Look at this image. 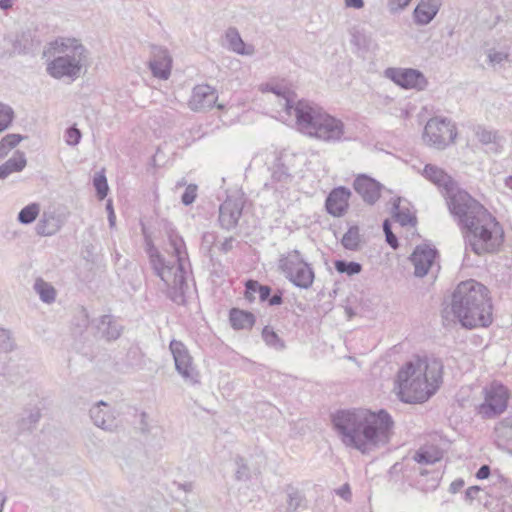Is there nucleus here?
I'll list each match as a JSON object with an SVG mask.
<instances>
[{
	"label": "nucleus",
	"instance_id": "1",
	"mask_svg": "<svg viewBox=\"0 0 512 512\" xmlns=\"http://www.w3.org/2000/svg\"><path fill=\"white\" fill-rule=\"evenodd\" d=\"M331 423L345 446L362 453L388 443L394 425L391 415L384 409L378 412L340 409L331 414Z\"/></svg>",
	"mask_w": 512,
	"mask_h": 512
},
{
	"label": "nucleus",
	"instance_id": "2",
	"mask_svg": "<svg viewBox=\"0 0 512 512\" xmlns=\"http://www.w3.org/2000/svg\"><path fill=\"white\" fill-rule=\"evenodd\" d=\"M443 363L438 358L416 357L398 371L395 384L398 398L408 404L429 400L442 383Z\"/></svg>",
	"mask_w": 512,
	"mask_h": 512
},
{
	"label": "nucleus",
	"instance_id": "3",
	"mask_svg": "<svg viewBox=\"0 0 512 512\" xmlns=\"http://www.w3.org/2000/svg\"><path fill=\"white\" fill-rule=\"evenodd\" d=\"M450 306L454 317L464 328L488 327L493 321L489 290L474 279L460 282L456 286Z\"/></svg>",
	"mask_w": 512,
	"mask_h": 512
},
{
	"label": "nucleus",
	"instance_id": "4",
	"mask_svg": "<svg viewBox=\"0 0 512 512\" xmlns=\"http://www.w3.org/2000/svg\"><path fill=\"white\" fill-rule=\"evenodd\" d=\"M461 232L466 249L478 256L496 253L504 243V229L489 211L476 218Z\"/></svg>",
	"mask_w": 512,
	"mask_h": 512
},
{
	"label": "nucleus",
	"instance_id": "5",
	"mask_svg": "<svg viewBox=\"0 0 512 512\" xmlns=\"http://www.w3.org/2000/svg\"><path fill=\"white\" fill-rule=\"evenodd\" d=\"M272 92L280 98L279 105L284 111L288 115L294 114L297 130L312 138L327 111L320 105L305 99L294 102L295 94L289 90L272 88Z\"/></svg>",
	"mask_w": 512,
	"mask_h": 512
},
{
	"label": "nucleus",
	"instance_id": "6",
	"mask_svg": "<svg viewBox=\"0 0 512 512\" xmlns=\"http://www.w3.org/2000/svg\"><path fill=\"white\" fill-rule=\"evenodd\" d=\"M168 241L177 262V266H173L172 275L169 277V284H166L168 287V297L178 305H185L186 292L189 289L186 270L188 253L183 238L177 233H169Z\"/></svg>",
	"mask_w": 512,
	"mask_h": 512
},
{
	"label": "nucleus",
	"instance_id": "7",
	"mask_svg": "<svg viewBox=\"0 0 512 512\" xmlns=\"http://www.w3.org/2000/svg\"><path fill=\"white\" fill-rule=\"evenodd\" d=\"M446 205L454 221L463 230L488 210L466 190L459 187L446 199Z\"/></svg>",
	"mask_w": 512,
	"mask_h": 512
},
{
	"label": "nucleus",
	"instance_id": "8",
	"mask_svg": "<svg viewBox=\"0 0 512 512\" xmlns=\"http://www.w3.org/2000/svg\"><path fill=\"white\" fill-rule=\"evenodd\" d=\"M278 268L298 288L308 289L314 282L315 273L312 266L296 249L281 255Z\"/></svg>",
	"mask_w": 512,
	"mask_h": 512
},
{
	"label": "nucleus",
	"instance_id": "9",
	"mask_svg": "<svg viewBox=\"0 0 512 512\" xmlns=\"http://www.w3.org/2000/svg\"><path fill=\"white\" fill-rule=\"evenodd\" d=\"M455 125L447 118L434 117L424 127V142L436 149H445L456 138Z\"/></svg>",
	"mask_w": 512,
	"mask_h": 512
},
{
	"label": "nucleus",
	"instance_id": "10",
	"mask_svg": "<svg viewBox=\"0 0 512 512\" xmlns=\"http://www.w3.org/2000/svg\"><path fill=\"white\" fill-rule=\"evenodd\" d=\"M85 57V54H66L55 57L47 64V73L55 79L68 77L74 80L81 72L83 66L82 62Z\"/></svg>",
	"mask_w": 512,
	"mask_h": 512
},
{
	"label": "nucleus",
	"instance_id": "11",
	"mask_svg": "<svg viewBox=\"0 0 512 512\" xmlns=\"http://www.w3.org/2000/svg\"><path fill=\"white\" fill-rule=\"evenodd\" d=\"M312 138L328 144H337L347 141L346 126L344 122L329 114L323 117L317 130L314 131Z\"/></svg>",
	"mask_w": 512,
	"mask_h": 512
},
{
	"label": "nucleus",
	"instance_id": "12",
	"mask_svg": "<svg viewBox=\"0 0 512 512\" xmlns=\"http://www.w3.org/2000/svg\"><path fill=\"white\" fill-rule=\"evenodd\" d=\"M169 348L173 355L176 371L186 382L190 384L199 383V374L193 366L192 357L186 346L181 341L172 340Z\"/></svg>",
	"mask_w": 512,
	"mask_h": 512
},
{
	"label": "nucleus",
	"instance_id": "13",
	"mask_svg": "<svg viewBox=\"0 0 512 512\" xmlns=\"http://www.w3.org/2000/svg\"><path fill=\"white\" fill-rule=\"evenodd\" d=\"M509 398L508 389L501 385H492L490 390L485 392V400L480 405L479 411L487 418L495 417L507 408Z\"/></svg>",
	"mask_w": 512,
	"mask_h": 512
},
{
	"label": "nucleus",
	"instance_id": "14",
	"mask_svg": "<svg viewBox=\"0 0 512 512\" xmlns=\"http://www.w3.org/2000/svg\"><path fill=\"white\" fill-rule=\"evenodd\" d=\"M386 76L404 89L424 90L428 81L424 74L413 68H388Z\"/></svg>",
	"mask_w": 512,
	"mask_h": 512
},
{
	"label": "nucleus",
	"instance_id": "15",
	"mask_svg": "<svg viewBox=\"0 0 512 512\" xmlns=\"http://www.w3.org/2000/svg\"><path fill=\"white\" fill-rule=\"evenodd\" d=\"M244 198L242 196H228L219 207L218 221L221 228L230 231L234 229L242 216L244 208Z\"/></svg>",
	"mask_w": 512,
	"mask_h": 512
},
{
	"label": "nucleus",
	"instance_id": "16",
	"mask_svg": "<svg viewBox=\"0 0 512 512\" xmlns=\"http://www.w3.org/2000/svg\"><path fill=\"white\" fill-rule=\"evenodd\" d=\"M438 257L439 252L434 246L417 245L409 257L415 268L414 275L419 278L426 276Z\"/></svg>",
	"mask_w": 512,
	"mask_h": 512
},
{
	"label": "nucleus",
	"instance_id": "17",
	"mask_svg": "<svg viewBox=\"0 0 512 512\" xmlns=\"http://www.w3.org/2000/svg\"><path fill=\"white\" fill-rule=\"evenodd\" d=\"M423 176L438 187L444 199L460 187L444 169L433 164L425 165Z\"/></svg>",
	"mask_w": 512,
	"mask_h": 512
},
{
	"label": "nucleus",
	"instance_id": "18",
	"mask_svg": "<svg viewBox=\"0 0 512 512\" xmlns=\"http://www.w3.org/2000/svg\"><path fill=\"white\" fill-rule=\"evenodd\" d=\"M353 188L362 197L364 202L373 205L380 198L383 186L374 178L361 174L354 180Z\"/></svg>",
	"mask_w": 512,
	"mask_h": 512
},
{
	"label": "nucleus",
	"instance_id": "19",
	"mask_svg": "<svg viewBox=\"0 0 512 512\" xmlns=\"http://www.w3.org/2000/svg\"><path fill=\"white\" fill-rule=\"evenodd\" d=\"M350 196L351 191L345 186L332 189L325 200L327 213L334 217L343 216L348 210Z\"/></svg>",
	"mask_w": 512,
	"mask_h": 512
},
{
	"label": "nucleus",
	"instance_id": "20",
	"mask_svg": "<svg viewBox=\"0 0 512 512\" xmlns=\"http://www.w3.org/2000/svg\"><path fill=\"white\" fill-rule=\"evenodd\" d=\"M218 95L210 85H197L193 88L189 106L193 111H205L215 106Z\"/></svg>",
	"mask_w": 512,
	"mask_h": 512
},
{
	"label": "nucleus",
	"instance_id": "21",
	"mask_svg": "<svg viewBox=\"0 0 512 512\" xmlns=\"http://www.w3.org/2000/svg\"><path fill=\"white\" fill-rule=\"evenodd\" d=\"M296 156L287 152H280L274 159L271 177L276 182L288 183L292 180V172Z\"/></svg>",
	"mask_w": 512,
	"mask_h": 512
},
{
	"label": "nucleus",
	"instance_id": "22",
	"mask_svg": "<svg viewBox=\"0 0 512 512\" xmlns=\"http://www.w3.org/2000/svg\"><path fill=\"white\" fill-rule=\"evenodd\" d=\"M153 58L149 61V68L153 76L166 80L171 74L172 58L167 49L160 46L152 47Z\"/></svg>",
	"mask_w": 512,
	"mask_h": 512
},
{
	"label": "nucleus",
	"instance_id": "23",
	"mask_svg": "<svg viewBox=\"0 0 512 512\" xmlns=\"http://www.w3.org/2000/svg\"><path fill=\"white\" fill-rule=\"evenodd\" d=\"M89 314L84 307H81L74 315L72 319V335L75 338L74 347L78 352L87 354L84 351L86 343L89 342L87 337H84V333L89 326Z\"/></svg>",
	"mask_w": 512,
	"mask_h": 512
},
{
	"label": "nucleus",
	"instance_id": "24",
	"mask_svg": "<svg viewBox=\"0 0 512 512\" xmlns=\"http://www.w3.org/2000/svg\"><path fill=\"white\" fill-rule=\"evenodd\" d=\"M146 253L154 273L165 283L169 284L173 266H169L156 246L150 241L146 245Z\"/></svg>",
	"mask_w": 512,
	"mask_h": 512
},
{
	"label": "nucleus",
	"instance_id": "25",
	"mask_svg": "<svg viewBox=\"0 0 512 512\" xmlns=\"http://www.w3.org/2000/svg\"><path fill=\"white\" fill-rule=\"evenodd\" d=\"M90 417L93 423L103 430L112 431L117 427L115 417L109 411V405L104 401H99L90 408Z\"/></svg>",
	"mask_w": 512,
	"mask_h": 512
},
{
	"label": "nucleus",
	"instance_id": "26",
	"mask_svg": "<svg viewBox=\"0 0 512 512\" xmlns=\"http://www.w3.org/2000/svg\"><path fill=\"white\" fill-rule=\"evenodd\" d=\"M440 6V0H421L413 11L414 22L422 26L429 24L437 15Z\"/></svg>",
	"mask_w": 512,
	"mask_h": 512
},
{
	"label": "nucleus",
	"instance_id": "27",
	"mask_svg": "<svg viewBox=\"0 0 512 512\" xmlns=\"http://www.w3.org/2000/svg\"><path fill=\"white\" fill-rule=\"evenodd\" d=\"M41 45V41L31 30L21 32L13 42V52L18 54H29L35 52Z\"/></svg>",
	"mask_w": 512,
	"mask_h": 512
},
{
	"label": "nucleus",
	"instance_id": "28",
	"mask_svg": "<svg viewBox=\"0 0 512 512\" xmlns=\"http://www.w3.org/2000/svg\"><path fill=\"white\" fill-rule=\"evenodd\" d=\"M95 327L101 334V337L107 341L116 340L120 337L122 327L113 319L111 315H103L95 321Z\"/></svg>",
	"mask_w": 512,
	"mask_h": 512
},
{
	"label": "nucleus",
	"instance_id": "29",
	"mask_svg": "<svg viewBox=\"0 0 512 512\" xmlns=\"http://www.w3.org/2000/svg\"><path fill=\"white\" fill-rule=\"evenodd\" d=\"M229 321L235 330L251 329L256 322V317L250 311L232 308L229 312Z\"/></svg>",
	"mask_w": 512,
	"mask_h": 512
},
{
	"label": "nucleus",
	"instance_id": "30",
	"mask_svg": "<svg viewBox=\"0 0 512 512\" xmlns=\"http://www.w3.org/2000/svg\"><path fill=\"white\" fill-rule=\"evenodd\" d=\"M50 49L64 55H84L86 53V48L75 38L57 39L50 43Z\"/></svg>",
	"mask_w": 512,
	"mask_h": 512
},
{
	"label": "nucleus",
	"instance_id": "31",
	"mask_svg": "<svg viewBox=\"0 0 512 512\" xmlns=\"http://www.w3.org/2000/svg\"><path fill=\"white\" fill-rule=\"evenodd\" d=\"M26 164L25 153L17 150L11 158L0 165V179H6L10 174L22 171Z\"/></svg>",
	"mask_w": 512,
	"mask_h": 512
},
{
	"label": "nucleus",
	"instance_id": "32",
	"mask_svg": "<svg viewBox=\"0 0 512 512\" xmlns=\"http://www.w3.org/2000/svg\"><path fill=\"white\" fill-rule=\"evenodd\" d=\"M226 39L229 43V48L233 52L239 55H251L253 53V47L245 44L236 28H229L226 31Z\"/></svg>",
	"mask_w": 512,
	"mask_h": 512
},
{
	"label": "nucleus",
	"instance_id": "33",
	"mask_svg": "<svg viewBox=\"0 0 512 512\" xmlns=\"http://www.w3.org/2000/svg\"><path fill=\"white\" fill-rule=\"evenodd\" d=\"M59 229L57 219L51 215L44 213L41 219L38 221L35 230L40 236H51L55 234Z\"/></svg>",
	"mask_w": 512,
	"mask_h": 512
},
{
	"label": "nucleus",
	"instance_id": "34",
	"mask_svg": "<svg viewBox=\"0 0 512 512\" xmlns=\"http://www.w3.org/2000/svg\"><path fill=\"white\" fill-rule=\"evenodd\" d=\"M360 233L357 225H352L341 239V244L346 250L358 251L360 249Z\"/></svg>",
	"mask_w": 512,
	"mask_h": 512
},
{
	"label": "nucleus",
	"instance_id": "35",
	"mask_svg": "<svg viewBox=\"0 0 512 512\" xmlns=\"http://www.w3.org/2000/svg\"><path fill=\"white\" fill-rule=\"evenodd\" d=\"M34 289L44 303L50 304L55 301V288L48 282H45L43 279H36L34 283Z\"/></svg>",
	"mask_w": 512,
	"mask_h": 512
},
{
	"label": "nucleus",
	"instance_id": "36",
	"mask_svg": "<svg viewBox=\"0 0 512 512\" xmlns=\"http://www.w3.org/2000/svg\"><path fill=\"white\" fill-rule=\"evenodd\" d=\"M393 218L402 227L415 226L417 223L416 216L411 214L409 209H402L399 205V200L393 204Z\"/></svg>",
	"mask_w": 512,
	"mask_h": 512
},
{
	"label": "nucleus",
	"instance_id": "37",
	"mask_svg": "<svg viewBox=\"0 0 512 512\" xmlns=\"http://www.w3.org/2000/svg\"><path fill=\"white\" fill-rule=\"evenodd\" d=\"M262 339L267 346L277 351H282L286 348L284 340L270 326H265L262 329Z\"/></svg>",
	"mask_w": 512,
	"mask_h": 512
},
{
	"label": "nucleus",
	"instance_id": "38",
	"mask_svg": "<svg viewBox=\"0 0 512 512\" xmlns=\"http://www.w3.org/2000/svg\"><path fill=\"white\" fill-rule=\"evenodd\" d=\"M335 270L340 274L347 276H354L362 271V264L356 261H347L344 259H338L333 262Z\"/></svg>",
	"mask_w": 512,
	"mask_h": 512
},
{
	"label": "nucleus",
	"instance_id": "39",
	"mask_svg": "<svg viewBox=\"0 0 512 512\" xmlns=\"http://www.w3.org/2000/svg\"><path fill=\"white\" fill-rule=\"evenodd\" d=\"M40 212V205L38 203H30L20 210L17 220L24 225L33 223Z\"/></svg>",
	"mask_w": 512,
	"mask_h": 512
},
{
	"label": "nucleus",
	"instance_id": "40",
	"mask_svg": "<svg viewBox=\"0 0 512 512\" xmlns=\"http://www.w3.org/2000/svg\"><path fill=\"white\" fill-rule=\"evenodd\" d=\"M287 492V512H295L299 507L302 506L305 501V496L296 488L288 485L286 488Z\"/></svg>",
	"mask_w": 512,
	"mask_h": 512
},
{
	"label": "nucleus",
	"instance_id": "41",
	"mask_svg": "<svg viewBox=\"0 0 512 512\" xmlns=\"http://www.w3.org/2000/svg\"><path fill=\"white\" fill-rule=\"evenodd\" d=\"M41 418V411L39 408H33L29 411L26 417H22L18 421V429L21 432L32 431L35 425Z\"/></svg>",
	"mask_w": 512,
	"mask_h": 512
},
{
	"label": "nucleus",
	"instance_id": "42",
	"mask_svg": "<svg viewBox=\"0 0 512 512\" xmlns=\"http://www.w3.org/2000/svg\"><path fill=\"white\" fill-rule=\"evenodd\" d=\"M93 186L96 191V195L100 200L106 198L109 186L107 183V178L103 172H97L93 177Z\"/></svg>",
	"mask_w": 512,
	"mask_h": 512
},
{
	"label": "nucleus",
	"instance_id": "43",
	"mask_svg": "<svg viewBox=\"0 0 512 512\" xmlns=\"http://www.w3.org/2000/svg\"><path fill=\"white\" fill-rule=\"evenodd\" d=\"M15 118L14 110L11 106L0 103V133L7 130Z\"/></svg>",
	"mask_w": 512,
	"mask_h": 512
},
{
	"label": "nucleus",
	"instance_id": "44",
	"mask_svg": "<svg viewBox=\"0 0 512 512\" xmlns=\"http://www.w3.org/2000/svg\"><path fill=\"white\" fill-rule=\"evenodd\" d=\"M21 378L18 366H8L5 371L0 374V384H16Z\"/></svg>",
	"mask_w": 512,
	"mask_h": 512
},
{
	"label": "nucleus",
	"instance_id": "45",
	"mask_svg": "<svg viewBox=\"0 0 512 512\" xmlns=\"http://www.w3.org/2000/svg\"><path fill=\"white\" fill-rule=\"evenodd\" d=\"M15 348L14 340L11 332L7 329L0 328V352L8 353Z\"/></svg>",
	"mask_w": 512,
	"mask_h": 512
},
{
	"label": "nucleus",
	"instance_id": "46",
	"mask_svg": "<svg viewBox=\"0 0 512 512\" xmlns=\"http://www.w3.org/2000/svg\"><path fill=\"white\" fill-rule=\"evenodd\" d=\"M476 135L478 140L484 145L497 144L499 138L497 132L487 130L484 127H478Z\"/></svg>",
	"mask_w": 512,
	"mask_h": 512
},
{
	"label": "nucleus",
	"instance_id": "47",
	"mask_svg": "<svg viewBox=\"0 0 512 512\" xmlns=\"http://www.w3.org/2000/svg\"><path fill=\"white\" fill-rule=\"evenodd\" d=\"M237 470L235 472V478L238 481H247L250 478V470L245 460L241 456H237L235 459Z\"/></svg>",
	"mask_w": 512,
	"mask_h": 512
},
{
	"label": "nucleus",
	"instance_id": "48",
	"mask_svg": "<svg viewBox=\"0 0 512 512\" xmlns=\"http://www.w3.org/2000/svg\"><path fill=\"white\" fill-rule=\"evenodd\" d=\"M383 232L385 234L387 244L393 248L397 249L399 247V241L397 236L392 232V224L389 219H385L382 223Z\"/></svg>",
	"mask_w": 512,
	"mask_h": 512
},
{
	"label": "nucleus",
	"instance_id": "49",
	"mask_svg": "<svg viewBox=\"0 0 512 512\" xmlns=\"http://www.w3.org/2000/svg\"><path fill=\"white\" fill-rule=\"evenodd\" d=\"M82 138V133L80 129L76 127V125H72L68 127L65 131V141L70 146H76L80 143Z\"/></svg>",
	"mask_w": 512,
	"mask_h": 512
},
{
	"label": "nucleus",
	"instance_id": "50",
	"mask_svg": "<svg viewBox=\"0 0 512 512\" xmlns=\"http://www.w3.org/2000/svg\"><path fill=\"white\" fill-rule=\"evenodd\" d=\"M497 432L507 440H512V415L507 416L500 422L497 427Z\"/></svg>",
	"mask_w": 512,
	"mask_h": 512
},
{
	"label": "nucleus",
	"instance_id": "51",
	"mask_svg": "<svg viewBox=\"0 0 512 512\" xmlns=\"http://www.w3.org/2000/svg\"><path fill=\"white\" fill-rule=\"evenodd\" d=\"M260 283L257 280L249 279L245 282V293L244 297L249 302L255 300V294H258Z\"/></svg>",
	"mask_w": 512,
	"mask_h": 512
},
{
	"label": "nucleus",
	"instance_id": "52",
	"mask_svg": "<svg viewBox=\"0 0 512 512\" xmlns=\"http://www.w3.org/2000/svg\"><path fill=\"white\" fill-rule=\"evenodd\" d=\"M24 138L25 137L22 136L21 134L11 133V134L5 135L1 139V142L4 146V148H6L9 152L11 149L15 148Z\"/></svg>",
	"mask_w": 512,
	"mask_h": 512
},
{
	"label": "nucleus",
	"instance_id": "53",
	"mask_svg": "<svg viewBox=\"0 0 512 512\" xmlns=\"http://www.w3.org/2000/svg\"><path fill=\"white\" fill-rule=\"evenodd\" d=\"M197 197V185L189 184L181 196V202L185 206L191 205Z\"/></svg>",
	"mask_w": 512,
	"mask_h": 512
},
{
	"label": "nucleus",
	"instance_id": "54",
	"mask_svg": "<svg viewBox=\"0 0 512 512\" xmlns=\"http://www.w3.org/2000/svg\"><path fill=\"white\" fill-rule=\"evenodd\" d=\"M413 459L419 464H434L438 458L432 456V454L424 449H419L413 456Z\"/></svg>",
	"mask_w": 512,
	"mask_h": 512
},
{
	"label": "nucleus",
	"instance_id": "55",
	"mask_svg": "<svg viewBox=\"0 0 512 512\" xmlns=\"http://www.w3.org/2000/svg\"><path fill=\"white\" fill-rule=\"evenodd\" d=\"M411 0H388L389 11L395 13L409 5Z\"/></svg>",
	"mask_w": 512,
	"mask_h": 512
},
{
	"label": "nucleus",
	"instance_id": "56",
	"mask_svg": "<svg viewBox=\"0 0 512 512\" xmlns=\"http://www.w3.org/2000/svg\"><path fill=\"white\" fill-rule=\"evenodd\" d=\"M272 293V288L268 285H259L258 296L261 302H267Z\"/></svg>",
	"mask_w": 512,
	"mask_h": 512
},
{
	"label": "nucleus",
	"instance_id": "57",
	"mask_svg": "<svg viewBox=\"0 0 512 512\" xmlns=\"http://www.w3.org/2000/svg\"><path fill=\"white\" fill-rule=\"evenodd\" d=\"M267 303L269 306H279L283 303V293L281 290H278L275 294L270 295Z\"/></svg>",
	"mask_w": 512,
	"mask_h": 512
},
{
	"label": "nucleus",
	"instance_id": "58",
	"mask_svg": "<svg viewBox=\"0 0 512 512\" xmlns=\"http://www.w3.org/2000/svg\"><path fill=\"white\" fill-rule=\"evenodd\" d=\"M488 58L491 63L499 64V63L503 62L504 60L508 59V54L503 53V52H492V53H489Z\"/></svg>",
	"mask_w": 512,
	"mask_h": 512
},
{
	"label": "nucleus",
	"instance_id": "59",
	"mask_svg": "<svg viewBox=\"0 0 512 512\" xmlns=\"http://www.w3.org/2000/svg\"><path fill=\"white\" fill-rule=\"evenodd\" d=\"M481 491V488L480 486H477V485H474V486H470L466 491H465V499L469 502H472L477 494Z\"/></svg>",
	"mask_w": 512,
	"mask_h": 512
},
{
	"label": "nucleus",
	"instance_id": "60",
	"mask_svg": "<svg viewBox=\"0 0 512 512\" xmlns=\"http://www.w3.org/2000/svg\"><path fill=\"white\" fill-rule=\"evenodd\" d=\"M336 494L345 500H349L351 498V489L349 484L345 483L342 485L339 489L336 490Z\"/></svg>",
	"mask_w": 512,
	"mask_h": 512
},
{
	"label": "nucleus",
	"instance_id": "61",
	"mask_svg": "<svg viewBox=\"0 0 512 512\" xmlns=\"http://www.w3.org/2000/svg\"><path fill=\"white\" fill-rule=\"evenodd\" d=\"M140 420H139V429L142 433H148L150 431L149 424L147 422V414L145 412H142L140 414Z\"/></svg>",
	"mask_w": 512,
	"mask_h": 512
},
{
	"label": "nucleus",
	"instance_id": "62",
	"mask_svg": "<svg viewBox=\"0 0 512 512\" xmlns=\"http://www.w3.org/2000/svg\"><path fill=\"white\" fill-rule=\"evenodd\" d=\"M106 209L108 211L109 226H110V228H113L116 224V215L114 213V209H113L112 203L110 201L107 202Z\"/></svg>",
	"mask_w": 512,
	"mask_h": 512
},
{
	"label": "nucleus",
	"instance_id": "63",
	"mask_svg": "<svg viewBox=\"0 0 512 512\" xmlns=\"http://www.w3.org/2000/svg\"><path fill=\"white\" fill-rule=\"evenodd\" d=\"M490 467L488 465H482L476 472V478L480 480L487 479L490 476Z\"/></svg>",
	"mask_w": 512,
	"mask_h": 512
},
{
	"label": "nucleus",
	"instance_id": "64",
	"mask_svg": "<svg viewBox=\"0 0 512 512\" xmlns=\"http://www.w3.org/2000/svg\"><path fill=\"white\" fill-rule=\"evenodd\" d=\"M464 484V480L462 478H458L450 484L449 491L451 493H456L463 488Z\"/></svg>",
	"mask_w": 512,
	"mask_h": 512
}]
</instances>
